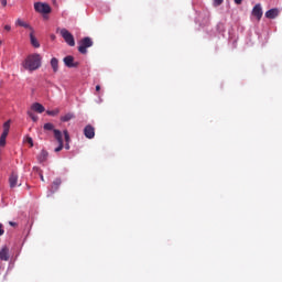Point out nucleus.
<instances>
[{
  "mask_svg": "<svg viewBox=\"0 0 282 282\" xmlns=\"http://www.w3.org/2000/svg\"><path fill=\"white\" fill-rule=\"evenodd\" d=\"M93 45H94V41H91V37H84L79 42L78 52L80 54H86L87 53V48L91 47Z\"/></svg>",
  "mask_w": 282,
  "mask_h": 282,
  "instance_id": "nucleus-4",
  "label": "nucleus"
},
{
  "mask_svg": "<svg viewBox=\"0 0 282 282\" xmlns=\"http://www.w3.org/2000/svg\"><path fill=\"white\" fill-rule=\"evenodd\" d=\"M59 34L64 39L65 43L69 45V47H74V45H76L74 35L69 31H67V29H61Z\"/></svg>",
  "mask_w": 282,
  "mask_h": 282,
  "instance_id": "nucleus-2",
  "label": "nucleus"
},
{
  "mask_svg": "<svg viewBox=\"0 0 282 282\" xmlns=\"http://www.w3.org/2000/svg\"><path fill=\"white\" fill-rule=\"evenodd\" d=\"M34 10L40 14H50V12H52V7L45 2H35Z\"/></svg>",
  "mask_w": 282,
  "mask_h": 282,
  "instance_id": "nucleus-3",
  "label": "nucleus"
},
{
  "mask_svg": "<svg viewBox=\"0 0 282 282\" xmlns=\"http://www.w3.org/2000/svg\"><path fill=\"white\" fill-rule=\"evenodd\" d=\"M4 30L7 31V32H10L11 30H12V26H10V25H4Z\"/></svg>",
  "mask_w": 282,
  "mask_h": 282,
  "instance_id": "nucleus-30",
  "label": "nucleus"
},
{
  "mask_svg": "<svg viewBox=\"0 0 282 282\" xmlns=\"http://www.w3.org/2000/svg\"><path fill=\"white\" fill-rule=\"evenodd\" d=\"M236 6H241L242 0H235Z\"/></svg>",
  "mask_w": 282,
  "mask_h": 282,
  "instance_id": "nucleus-33",
  "label": "nucleus"
},
{
  "mask_svg": "<svg viewBox=\"0 0 282 282\" xmlns=\"http://www.w3.org/2000/svg\"><path fill=\"white\" fill-rule=\"evenodd\" d=\"M10 250L8 249V247H3L1 250H0V259L1 261H9L10 259Z\"/></svg>",
  "mask_w": 282,
  "mask_h": 282,
  "instance_id": "nucleus-10",
  "label": "nucleus"
},
{
  "mask_svg": "<svg viewBox=\"0 0 282 282\" xmlns=\"http://www.w3.org/2000/svg\"><path fill=\"white\" fill-rule=\"evenodd\" d=\"M84 135L88 140H94V138L96 137V128H94V126H91V124H87L84 128Z\"/></svg>",
  "mask_w": 282,
  "mask_h": 282,
  "instance_id": "nucleus-6",
  "label": "nucleus"
},
{
  "mask_svg": "<svg viewBox=\"0 0 282 282\" xmlns=\"http://www.w3.org/2000/svg\"><path fill=\"white\" fill-rule=\"evenodd\" d=\"M30 41L33 47H36V48L41 47V43H39V40L36 39V36H34V31H31L30 33Z\"/></svg>",
  "mask_w": 282,
  "mask_h": 282,
  "instance_id": "nucleus-14",
  "label": "nucleus"
},
{
  "mask_svg": "<svg viewBox=\"0 0 282 282\" xmlns=\"http://www.w3.org/2000/svg\"><path fill=\"white\" fill-rule=\"evenodd\" d=\"M61 184H63V181H61V178H55L51 185V193H56V191L61 188Z\"/></svg>",
  "mask_w": 282,
  "mask_h": 282,
  "instance_id": "nucleus-11",
  "label": "nucleus"
},
{
  "mask_svg": "<svg viewBox=\"0 0 282 282\" xmlns=\"http://www.w3.org/2000/svg\"><path fill=\"white\" fill-rule=\"evenodd\" d=\"M54 138L58 142V147L55 149V153L63 151V132L61 130H54Z\"/></svg>",
  "mask_w": 282,
  "mask_h": 282,
  "instance_id": "nucleus-5",
  "label": "nucleus"
},
{
  "mask_svg": "<svg viewBox=\"0 0 282 282\" xmlns=\"http://www.w3.org/2000/svg\"><path fill=\"white\" fill-rule=\"evenodd\" d=\"M39 176L41 182H45V177L43 176V171H40Z\"/></svg>",
  "mask_w": 282,
  "mask_h": 282,
  "instance_id": "nucleus-27",
  "label": "nucleus"
},
{
  "mask_svg": "<svg viewBox=\"0 0 282 282\" xmlns=\"http://www.w3.org/2000/svg\"><path fill=\"white\" fill-rule=\"evenodd\" d=\"M42 63L43 57L41 54L33 53L25 57V59L22 62V67L23 69H26V72H36V69H40Z\"/></svg>",
  "mask_w": 282,
  "mask_h": 282,
  "instance_id": "nucleus-1",
  "label": "nucleus"
},
{
  "mask_svg": "<svg viewBox=\"0 0 282 282\" xmlns=\"http://www.w3.org/2000/svg\"><path fill=\"white\" fill-rule=\"evenodd\" d=\"M65 149H66V151H69V143L65 144Z\"/></svg>",
  "mask_w": 282,
  "mask_h": 282,
  "instance_id": "nucleus-34",
  "label": "nucleus"
},
{
  "mask_svg": "<svg viewBox=\"0 0 282 282\" xmlns=\"http://www.w3.org/2000/svg\"><path fill=\"white\" fill-rule=\"evenodd\" d=\"M15 25H19L20 28H25L26 30H30L31 32H34V28H32L29 23L25 21L18 19L15 21Z\"/></svg>",
  "mask_w": 282,
  "mask_h": 282,
  "instance_id": "nucleus-12",
  "label": "nucleus"
},
{
  "mask_svg": "<svg viewBox=\"0 0 282 282\" xmlns=\"http://www.w3.org/2000/svg\"><path fill=\"white\" fill-rule=\"evenodd\" d=\"M264 15L267 19H276L279 17V9H271Z\"/></svg>",
  "mask_w": 282,
  "mask_h": 282,
  "instance_id": "nucleus-13",
  "label": "nucleus"
},
{
  "mask_svg": "<svg viewBox=\"0 0 282 282\" xmlns=\"http://www.w3.org/2000/svg\"><path fill=\"white\" fill-rule=\"evenodd\" d=\"M47 116H58L61 113V109L56 108L55 110H47Z\"/></svg>",
  "mask_w": 282,
  "mask_h": 282,
  "instance_id": "nucleus-20",
  "label": "nucleus"
},
{
  "mask_svg": "<svg viewBox=\"0 0 282 282\" xmlns=\"http://www.w3.org/2000/svg\"><path fill=\"white\" fill-rule=\"evenodd\" d=\"M8 133H10V132L3 131L2 134H1V138H6L7 139L8 138Z\"/></svg>",
  "mask_w": 282,
  "mask_h": 282,
  "instance_id": "nucleus-32",
  "label": "nucleus"
},
{
  "mask_svg": "<svg viewBox=\"0 0 282 282\" xmlns=\"http://www.w3.org/2000/svg\"><path fill=\"white\" fill-rule=\"evenodd\" d=\"M6 138L0 137V147H4L6 145Z\"/></svg>",
  "mask_w": 282,
  "mask_h": 282,
  "instance_id": "nucleus-26",
  "label": "nucleus"
},
{
  "mask_svg": "<svg viewBox=\"0 0 282 282\" xmlns=\"http://www.w3.org/2000/svg\"><path fill=\"white\" fill-rule=\"evenodd\" d=\"M64 139L66 143H69V132L67 130H64Z\"/></svg>",
  "mask_w": 282,
  "mask_h": 282,
  "instance_id": "nucleus-23",
  "label": "nucleus"
},
{
  "mask_svg": "<svg viewBox=\"0 0 282 282\" xmlns=\"http://www.w3.org/2000/svg\"><path fill=\"white\" fill-rule=\"evenodd\" d=\"M47 151L42 150L41 153L37 155V161L40 162V164H43V162L47 161Z\"/></svg>",
  "mask_w": 282,
  "mask_h": 282,
  "instance_id": "nucleus-16",
  "label": "nucleus"
},
{
  "mask_svg": "<svg viewBox=\"0 0 282 282\" xmlns=\"http://www.w3.org/2000/svg\"><path fill=\"white\" fill-rule=\"evenodd\" d=\"M224 3V0H214L215 8H218V6H221Z\"/></svg>",
  "mask_w": 282,
  "mask_h": 282,
  "instance_id": "nucleus-24",
  "label": "nucleus"
},
{
  "mask_svg": "<svg viewBox=\"0 0 282 282\" xmlns=\"http://www.w3.org/2000/svg\"><path fill=\"white\" fill-rule=\"evenodd\" d=\"M3 131L10 133V120L3 123Z\"/></svg>",
  "mask_w": 282,
  "mask_h": 282,
  "instance_id": "nucleus-22",
  "label": "nucleus"
},
{
  "mask_svg": "<svg viewBox=\"0 0 282 282\" xmlns=\"http://www.w3.org/2000/svg\"><path fill=\"white\" fill-rule=\"evenodd\" d=\"M31 109H33V111H36V113H43V111H45V107L40 102L33 104Z\"/></svg>",
  "mask_w": 282,
  "mask_h": 282,
  "instance_id": "nucleus-15",
  "label": "nucleus"
},
{
  "mask_svg": "<svg viewBox=\"0 0 282 282\" xmlns=\"http://www.w3.org/2000/svg\"><path fill=\"white\" fill-rule=\"evenodd\" d=\"M63 61H64V65L69 68L78 67V65H80V63L74 62V56L72 55H67L66 57H64Z\"/></svg>",
  "mask_w": 282,
  "mask_h": 282,
  "instance_id": "nucleus-8",
  "label": "nucleus"
},
{
  "mask_svg": "<svg viewBox=\"0 0 282 282\" xmlns=\"http://www.w3.org/2000/svg\"><path fill=\"white\" fill-rule=\"evenodd\" d=\"M44 131H53V133H54V131H58V130L54 129V124L53 123L47 122V123L44 124Z\"/></svg>",
  "mask_w": 282,
  "mask_h": 282,
  "instance_id": "nucleus-19",
  "label": "nucleus"
},
{
  "mask_svg": "<svg viewBox=\"0 0 282 282\" xmlns=\"http://www.w3.org/2000/svg\"><path fill=\"white\" fill-rule=\"evenodd\" d=\"M100 90V85H97L96 86V91H99Z\"/></svg>",
  "mask_w": 282,
  "mask_h": 282,
  "instance_id": "nucleus-35",
  "label": "nucleus"
},
{
  "mask_svg": "<svg viewBox=\"0 0 282 282\" xmlns=\"http://www.w3.org/2000/svg\"><path fill=\"white\" fill-rule=\"evenodd\" d=\"M75 116L72 112H68L61 117L62 122H69V120H74Z\"/></svg>",
  "mask_w": 282,
  "mask_h": 282,
  "instance_id": "nucleus-18",
  "label": "nucleus"
},
{
  "mask_svg": "<svg viewBox=\"0 0 282 282\" xmlns=\"http://www.w3.org/2000/svg\"><path fill=\"white\" fill-rule=\"evenodd\" d=\"M4 232H6V230H3V225L0 224V237H1L2 235H4Z\"/></svg>",
  "mask_w": 282,
  "mask_h": 282,
  "instance_id": "nucleus-29",
  "label": "nucleus"
},
{
  "mask_svg": "<svg viewBox=\"0 0 282 282\" xmlns=\"http://www.w3.org/2000/svg\"><path fill=\"white\" fill-rule=\"evenodd\" d=\"M0 3L2 8H6V6H8V0H0Z\"/></svg>",
  "mask_w": 282,
  "mask_h": 282,
  "instance_id": "nucleus-28",
  "label": "nucleus"
},
{
  "mask_svg": "<svg viewBox=\"0 0 282 282\" xmlns=\"http://www.w3.org/2000/svg\"><path fill=\"white\" fill-rule=\"evenodd\" d=\"M0 45H1V41H0Z\"/></svg>",
  "mask_w": 282,
  "mask_h": 282,
  "instance_id": "nucleus-38",
  "label": "nucleus"
},
{
  "mask_svg": "<svg viewBox=\"0 0 282 282\" xmlns=\"http://www.w3.org/2000/svg\"><path fill=\"white\" fill-rule=\"evenodd\" d=\"M51 67H52L53 72H54V74H56V72H58V58L53 57L51 59Z\"/></svg>",
  "mask_w": 282,
  "mask_h": 282,
  "instance_id": "nucleus-17",
  "label": "nucleus"
},
{
  "mask_svg": "<svg viewBox=\"0 0 282 282\" xmlns=\"http://www.w3.org/2000/svg\"><path fill=\"white\" fill-rule=\"evenodd\" d=\"M252 17H256L258 21H261V18L263 17V9L261 8V4H256L251 12Z\"/></svg>",
  "mask_w": 282,
  "mask_h": 282,
  "instance_id": "nucleus-7",
  "label": "nucleus"
},
{
  "mask_svg": "<svg viewBox=\"0 0 282 282\" xmlns=\"http://www.w3.org/2000/svg\"><path fill=\"white\" fill-rule=\"evenodd\" d=\"M33 171H35V173H39V174H40L42 170H41V167L34 166V167H33Z\"/></svg>",
  "mask_w": 282,
  "mask_h": 282,
  "instance_id": "nucleus-31",
  "label": "nucleus"
},
{
  "mask_svg": "<svg viewBox=\"0 0 282 282\" xmlns=\"http://www.w3.org/2000/svg\"><path fill=\"white\" fill-rule=\"evenodd\" d=\"M28 116L30 119L33 120V122H36L39 120V117L36 115H34V112H32V111H29Z\"/></svg>",
  "mask_w": 282,
  "mask_h": 282,
  "instance_id": "nucleus-21",
  "label": "nucleus"
},
{
  "mask_svg": "<svg viewBox=\"0 0 282 282\" xmlns=\"http://www.w3.org/2000/svg\"><path fill=\"white\" fill-rule=\"evenodd\" d=\"M26 142H28V144H30L31 147H34V141L32 140L31 137H28V138H26Z\"/></svg>",
  "mask_w": 282,
  "mask_h": 282,
  "instance_id": "nucleus-25",
  "label": "nucleus"
},
{
  "mask_svg": "<svg viewBox=\"0 0 282 282\" xmlns=\"http://www.w3.org/2000/svg\"><path fill=\"white\" fill-rule=\"evenodd\" d=\"M18 182H19V174H17L15 172H12L11 175L9 176L10 188H17Z\"/></svg>",
  "mask_w": 282,
  "mask_h": 282,
  "instance_id": "nucleus-9",
  "label": "nucleus"
},
{
  "mask_svg": "<svg viewBox=\"0 0 282 282\" xmlns=\"http://www.w3.org/2000/svg\"><path fill=\"white\" fill-rule=\"evenodd\" d=\"M11 226H14V223H10Z\"/></svg>",
  "mask_w": 282,
  "mask_h": 282,
  "instance_id": "nucleus-37",
  "label": "nucleus"
},
{
  "mask_svg": "<svg viewBox=\"0 0 282 282\" xmlns=\"http://www.w3.org/2000/svg\"><path fill=\"white\" fill-rule=\"evenodd\" d=\"M51 39L54 41V39H56V35H52Z\"/></svg>",
  "mask_w": 282,
  "mask_h": 282,
  "instance_id": "nucleus-36",
  "label": "nucleus"
}]
</instances>
